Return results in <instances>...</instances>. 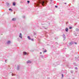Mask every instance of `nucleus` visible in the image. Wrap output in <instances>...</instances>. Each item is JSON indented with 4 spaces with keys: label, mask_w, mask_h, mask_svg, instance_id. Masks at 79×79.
Listing matches in <instances>:
<instances>
[{
    "label": "nucleus",
    "mask_w": 79,
    "mask_h": 79,
    "mask_svg": "<svg viewBox=\"0 0 79 79\" xmlns=\"http://www.w3.org/2000/svg\"><path fill=\"white\" fill-rule=\"evenodd\" d=\"M40 54H42V52H40Z\"/></svg>",
    "instance_id": "4be33fe9"
},
{
    "label": "nucleus",
    "mask_w": 79,
    "mask_h": 79,
    "mask_svg": "<svg viewBox=\"0 0 79 79\" xmlns=\"http://www.w3.org/2000/svg\"><path fill=\"white\" fill-rule=\"evenodd\" d=\"M62 77H63L64 76L63 74H62Z\"/></svg>",
    "instance_id": "f3484780"
},
{
    "label": "nucleus",
    "mask_w": 79,
    "mask_h": 79,
    "mask_svg": "<svg viewBox=\"0 0 79 79\" xmlns=\"http://www.w3.org/2000/svg\"><path fill=\"white\" fill-rule=\"evenodd\" d=\"M75 69H77V67H76L75 68Z\"/></svg>",
    "instance_id": "a211bd4d"
},
{
    "label": "nucleus",
    "mask_w": 79,
    "mask_h": 79,
    "mask_svg": "<svg viewBox=\"0 0 79 79\" xmlns=\"http://www.w3.org/2000/svg\"><path fill=\"white\" fill-rule=\"evenodd\" d=\"M65 31L66 32H68V29L67 28H66Z\"/></svg>",
    "instance_id": "0eeeda50"
},
{
    "label": "nucleus",
    "mask_w": 79,
    "mask_h": 79,
    "mask_svg": "<svg viewBox=\"0 0 79 79\" xmlns=\"http://www.w3.org/2000/svg\"><path fill=\"white\" fill-rule=\"evenodd\" d=\"M38 0V3L37 4L36 6H38V7H39V3H40V0Z\"/></svg>",
    "instance_id": "f03ea898"
},
{
    "label": "nucleus",
    "mask_w": 79,
    "mask_h": 79,
    "mask_svg": "<svg viewBox=\"0 0 79 79\" xmlns=\"http://www.w3.org/2000/svg\"><path fill=\"white\" fill-rule=\"evenodd\" d=\"M28 39L29 40H31V38H30V37L29 36H28Z\"/></svg>",
    "instance_id": "9d476101"
},
{
    "label": "nucleus",
    "mask_w": 79,
    "mask_h": 79,
    "mask_svg": "<svg viewBox=\"0 0 79 79\" xmlns=\"http://www.w3.org/2000/svg\"><path fill=\"white\" fill-rule=\"evenodd\" d=\"M12 21H15L16 20V18H14L12 19Z\"/></svg>",
    "instance_id": "423d86ee"
},
{
    "label": "nucleus",
    "mask_w": 79,
    "mask_h": 79,
    "mask_svg": "<svg viewBox=\"0 0 79 79\" xmlns=\"http://www.w3.org/2000/svg\"><path fill=\"white\" fill-rule=\"evenodd\" d=\"M50 1H52V0H50Z\"/></svg>",
    "instance_id": "5701e85b"
},
{
    "label": "nucleus",
    "mask_w": 79,
    "mask_h": 79,
    "mask_svg": "<svg viewBox=\"0 0 79 79\" xmlns=\"http://www.w3.org/2000/svg\"><path fill=\"white\" fill-rule=\"evenodd\" d=\"M65 5L66 4V3H65Z\"/></svg>",
    "instance_id": "b1692460"
},
{
    "label": "nucleus",
    "mask_w": 79,
    "mask_h": 79,
    "mask_svg": "<svg viewBox=\"0 0 79 79\" xmlns=\"http://www.w3.org/2000/svg\"><path fill=\"white\" fill-rule=\"evenodd\" d=\"M55 7L56 8H57V7H58V6H55Z\"/></svg>",
    "instance_id": "2eb2a0df"
},
{
    "label": "nucleus",
    "mask_w": 79,
    "mask_h": 79,
    "mask_svg": "<svg viewBox=\"0 0 79 79\" xmlns=\"http://www.w3.org/2000/svg\"><path fill=\"white\" fill-rule=\"evenodd\" d=\"M13 5L14 6H15V2H13Z\"/></svg>",
    "instance_id": "6e6552de"
},
{
    "label": "nucleus",
    "mask_w": 79,
    "mask_h": 79,
    "mask_svg": "<svg viewBox=\"0 0 79 79\" xmlns=\"http://www.w3.org/2000/svg\"><path fill=\"white\" fill-rule=\"evenodd\" d=\"M63 37H64V38H65V35H63Z\"/></svg>",
    "instance_id": "f8f14e48"
},
{
    "label": "nucleus",
    "mask_w": 79,
    "mask_h": 79,
    "mask_svg": "<svg viewBox=\"0 0 79 79\" xmlns=\"http://www.w3.org/2000/svg\"><path fill=\"white\" fill-rule=\"evenodd\" d=\"M10 43V41H8L7 42V44H9Z\"/></svg>",
    "instance_id": "9b49d317"
},
{
    "label": "nucleus",
    "mask_w": 79,
    "mask_h": 79,
    "mask_svg": "<svg viewBox=\"0 0 79 79\" xmlns=\"http://www.w3.org/2000/svg\"><path fill=\"white\" fill-rule=\"evenodd\" d=\"M42 56V57H43V56Z\"/></svg>",
    "instance_id": "393cba45"
},
{
    "label": "nucleus",
    "mask_w": 79,
    "mask_h": 79,
    "mask_svg": "<svg viewBox=\"0 0 79 79\" xmlns=\"http://www.w3.org/2000/svg\"><path fill=\"white\" fill-rule=\"evenodd\" d=\"M12 76H14V75H13V74H12Z\"/></svg>",
    "instance_id": "412c9836"
},
{
    "label": "nucleus",
    "mask_w": 79,
    "mask_h": 79,
    "mask_svg": "<svg viewBox=\"0 0 79 79\" xmlns=\"http://www.w3.org/2000/svg\"><path fill=\"white\" fill-rule=\"evenodd\" d=\"M43 52L44 53H45V52H47V50H45L44 51H43Z\"/></svg>",
    "instance_id": "1a4fd4ad"
},
{
    "label": "nucleus",
    "mask_w": 79,
    "mask_h": 79,
    "mask_svg": "<svg viewBox=\"0 0 79 79\" xmlns=\"http://www.w3.org/2000/svg\"><path fill=\"white\" fill-rule=\"evenodd\" d=\"M19 37H20V38H22V35L21 34V33L20 34V35L19 36Z\"/></svg>",
    "instance_id": "7ed1b4c3"
},
{
    "label": "nucleus",
    "mask_w": 79,
    "mask_h": 79,
    "mask_svg": "<svg viewBox=\"0 0 79 79\" xmlns=\"http://www.w3.org/2000/svg\"><path fill=\"white\" fill-rule=\"evenodd\" d=\"M47 2L46 0H40V3H41L42 6H44L45 4H46Z\"/></svg>",
    "instance_id": "f257e3e1"
},
{
    "label": "nucleus",
    "mask_w": 79,
    "mask_h": 79,
    "mask_svg": "<svg viewBox=\"0 0 79 79\" xmlns=\"http://www.w3.org/2000/svg\"><path fill=\"white\" fill-rule=\"evenodd\" d=\"M75 44H77V43H75Z\"/></svg>",
    "instance_id": "6ab92c4d"
},
{
    "label": "nucleus",
    "mask_w": 79,
    "mask_h": 79,
    "mask_svg": "<svg viewBox=\"0 0 79 79\" xmlns=\"http://www.w3.org/2000/svg\"><path fill=\"white\" fill-rule=\"evenodd\" d=\"M27 63H31V61L28 60L27 62Z\"/></svg>",
    "instance_id": "20e7f679"
},
{
    "label": "nucleus",
    "mask_w": 79,
    "mask_h": 79,
    "mask_svg": "<svg viewBox=\"0 0 79 79\" xmlns=\"http://www.w3.org/2000/svg\"><path fill=\"white\" fill-rule=\"evenodd\" d=\"M33 40V39H31V40H32V41Z\"/></svg>",
    "instance_id": "aec40b11"
},
{
    "label": "nucleus",
    "mask_w": 79,
    "mask_h": 79,
    "mask_svg": "<svg viewBox=\"0 0 79 79\" xmlns=\"http://www.w3.org/2000/svg\"><path fill=\"white\" fill-rule=\"evenodd\" d=\"M29 2H30L29 1H27V3H29Z\"/></svg>",
    "instance_id": "dca6fc26"
},
{
    "label": "nucleus",
    "mask_w": 79,
    "mask_h": 79,
    "mask_svg": "<svg viewBox=\"0 0 79 79\" xmlns=\"http://www.w3.org/2000/svg\"><path fill=\"white\" fill-rule=\"evenodd\" d=\"M23 54H24V55H27V53L25 52H23Z\"/></svg>",
    "instance_id": "39448f33"
},
{
    "label": "nucleus",
    "mask_w": 79,
    "mask_h": 79,
    "mask_svg": "<svg viewBox=\"0 0 79 79\" xmlns=\"http://www.w3.org/2000/svg\"><path fill=\"white\" fill-rule=\"evenodd\" d=\"M9 10L10 11V10H11V11H12V10H11V9H9Z\"/></svg>",
    "instance_id": "4468645a"
},
{
    "label": "nucleus",
    "mask_w": 79,
    "mask_h": 79,
    "mask_svg": "<svg viewBox=\"0 0 79 79\" xmlns=\"http://www.w3.org/2000/svg\"><path fill=\"white\" fill-rule=\"evenodd\" d=\"M69 29H72V27H69Z\"/></svg>",
    "instance_id": "ddd939ff"
}]
</instances>
